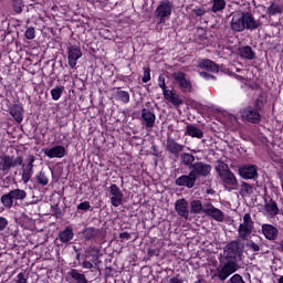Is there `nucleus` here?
I'll use <instances>...</instances> for the list:
<instances>
[{
  "mask_svg": "<svg viewBox=\"0 0 283 283\" xmlns=\"http://www.w3.org/2000/svg\"><path fill=\"white\" fill-rule=\"evenodd\" d=\"M69 275L72 277V280H74V283H90V281H87V277L85 276V274L78 272V270L73 269L69 272Z\"/></svg>",
  "mask_w": 283,
  "mask_h": 283,
  "instance_id": "nucleus-30",
  "label": "nucleus"
},
{
  "mask_svg": "<svg viewBox=\"0 0 283 283\" xmlns=\"http://www.w3.org/2000/svg\"><path fill=\"white\" fill-rule=\"evenodd\" d=\"M190 213H193V214L205 213V207L202 205V201L192 200L190 202Z\"/></svg>",
  "mask_w": 283,
  "mask_h": 283,
  "instance_id": "nucleus-31",
  "label": "nucleus"
},
{
  "mask_svg": "<svg viewBox=\"0 0 283 283\" xmlns=\"http://www.w3.org/2000/svg\"><path fill=\"white\" fill-rule=\"evenodd\" d=\"M198 65L201 70H207V72H220L218 64L211 60H201Z\"/></svg>",
  "mask_w": 283,
  "mask_h": 283,
  "instance_id": "nucleus-26",
  "label": "nucleus"
},
{
  "mask_svg": "<svg viewBox=\"0 0 283 283\" xmlns=\"http://www.w3.org/2000/svg\"><path fill=\"white\" fill-rule=\"evenodd\" d=\"M142 120L146 129H151V127L156 125V114H154V108H143Z\"/></svg>",
  "mask_w": 283,
  "mask_h": 283,
  "instance_id": "nucleus-14",
  "label": "nucleus"
},
{
  "mask_svg": "<svg viewBox=\"0 0 283 283\" xmlns=\"http://www.w3.org/2000/svg\"><path fill=\"white\" fill-rule=\"evenodd\" d=\"M23 165V156L2 155L0 156V171L4 174H10V169Z\"/></svg>",
  "mask_w": 283,
  "mask_h": 283,
  "instance_id": "nucleus-4",
  "label": "nucleus"
},
{
  "mask_svg": "<svg viewBox=\"0 0 283 283\" xmlns=\"http://www.w3.org/2000/svg\"><path fill=\"white\" fill-rule=\"evenodd\" d=\"M36 180H38L39 185H42V187H45L48 185V182H50V180L48 179V176H45V172H43V171H41L36 176Z\"/></svg>",
  "mask_w": 283,
  "mask_h": 283,
  "instance_id": "nucleus-42",
  "label": "nucleus"
},
{
  "mask_svg": "<svg viewBox=\"0 0 283 283\" xmlns=\"http://www.w3.org/2000/svg\"><path fill=\"white\" fill-rule=\"evenodd\" d=\"M165 149L168 151V154H171V156L178 158L180 154L185 151V145L177 143L176 138L168 136L166 139Z\"/></svg>",
  "mask_w": 283,
  "mask_h": 283,
  "instance_id": "nucleus-10",
  "label": "nucleus"
},
{
  "mask_svg": "<svg viewBox=\"0 0 283 283\" xmlns=\"http://www.w3.org/2000/svg\"><path fill=\"white\" fill-rule=\"evenodd\" d=\"M180 160L185 167H188V169L192 168V165L196 163V156L193 154L189 153H181L180 154Z\"/></svg>",
  "mask_w": 283,
  "mask_h": 283,
  "instance_id": "nucleus-28",
  "label": "nucleus"
},
{
  "mask_svg": "<svg viewBox=\"0 0 283 283\" xmlns=\"http://www.w3.org/2000/svg\"><path fill=\"white\" fill-rule=\"evenodd\" d=\"M186 136H191V138H202L205 133L195 125H188L186 128Z\"/></svg>",
  "mask_w": 283,
  "mask_h": 283,
  "instance_id": "nucleus-29",
  "label": "nucleus"
},
{
  "mask_svg": "<svg viewBox=\"0 0 283 283\" xmlns=\"http://www.w3.org/2000/svg\"><path fill=\"white\" fill-rule=\"evenodd\" d=\"M243 222H245V224H250V227H253V219H251V213H245L243 216Z\"/></svg>",
  "mask_w": 283,
  "mask_h": 283,
  "instance_id": "nucleus-51",
  "label": "nucleus"
},
{
  "mask_svg": "<svg viewBox=\"0 0 283 283\" xmlns=\"http://www.w3.org/2000/svg\"><path fill=\"white\" fill-rule=\"evenodd\" d=\"M277 283H283V276L279 279Z\"/></svg>",
  "mask_w": 283,
  "mask_h": 283,
  "instance_id": "nucleus-64",
  "label": "nucleus"
},
{
  "mask_svg": "<svg viewBox=\"0 0 283 283\" xmlns=\"http://www.w3.org/2000/svg\"><path fill=\"white\" fill-rule=\"evenodd\" d=\"M92 206L90 201H84L77 206L78 211H87Z\"/></svg>",
  "mask_w": 283,
  "mask_h": 283,
  "instance_id": "nucleus-49",
  "label": "nucleus"
},
{
  "mask_svg": "<svg viewBox=\"0 0 283 283\" xmlns=\"http://www.w3.org/2000/svg\"><path fill=\"white\" fill-rule=\"evenodd\" d=\"M83 56L81 49L78 46L69 48V65L70 67H76V61Z\"/></svg>",
  "mask_w": 283,
  "mask_h": 283,
  "instance_id": "nucleus-20",
  "label": "nucleus"
},
{
  "mask_svg": "<svg viewBox=\"0 0 283 283\" xmlns=\"http://www.w3.org/2000/svg\"><path fill=\"white\" fill-rule=\"evenodd\" d=\"M239 238L240 240H249V235L253 233V226H250L249 223H240L238 229Z\"/></svg>",
  "mask_w": 283,
  "mask_h": 283,
  "instance_id": "nucleus-22",
  "label": "nucleus"
},
{
  "mask_svg": "<svg viewBox=\"0 0 283 283\" xmlns=\"http://www.w3.org/2000/svg\"><path fill=\"white\" fill-rule=\"evenodd\" d=\"M157 250L149 248L147 251V254L151 258L153 255H156Z\"/></svg>",
  "mask_w": 283,
  "mask_h": 283,
  "instance_id": "nucleus-59",
  "label": "nucleus"
},
{
  "mask_svg": "<svg viewBox=\"0 0 283 283\" xmlns=\"http://www.w3.org/2000/svg\"><path fill=\"white\" fill-rule=\"evenodd\" d=\"M192 12L196 17H205V14H207V9H205V7H199L193 9Z\"/></svg>",
  "mask_w": 283,
  "mask_h": 283,
  "instance_id": "nucleus-47",
  "label": "nucleus"
},
{
  "mask_svg": "<svg viewBox=\"0 0 283 283\" xmlns=\"http://www.w3.org/2000/svg\"><path fill=\"white\" fill-rule=\"evenodd\" d=\"M264 210L266 211L268 216H270V218H275V216L280 214L277 202H275L273 199H270L269 202H265Z\"/></svg>",
  "mask_w": 283,
  "mask_h": 283,
  "instance_id": "nucleus-23",
  "label": "nucleus"
},
{
  "mask_svg": "<svg viewBox=\"0 0 283 283\" xmlns=\"http://www.w3.org/2000/svg\"><path fill=\"white\" fill-rule=\"evenodd\" d=\"M241 118L248 120V123H252L253 125H258L260 120H262V115H260V111L252 106H247L241 111Z\"/></svg>",
  "mask_w": 283,
  "mask_h": 283,
  "instance_id": "nucleus-9",
  "label": "nucleus"
},
{
  "mask_svg": "<svg viewBox=\"0 0 283 283\" xmlns=\"http://www.w3.org/2000/svg\"><path fill=\"white\" fill-rule=\"evenodd\" d=\"M119 238L120 240H129V238H132V234L128 232H122L119 233Z\"/></svg>",
  "mask_w": 283,
  "mask_h": 283,
  "instance_id": "nucleus-55",
  "label": "nucleus"
},
{
  "mask_svg": "<svg viewBox=\"0 0 283 283\" xmlns=\"http://www.w3.org/2000/svg\"><path fill=\"white\" fill-rule=\"evenodd\" d=\"M239 176L244 180H258V166L245 165L239 167Z\"/></svg>",
  "mask_w": 283,
  "mask_h": 283,
  "instance_id": "nucleus-12",
  "label": "nucleus"
},
{
  "mask_svg": "<svg viewBox=\"0 0 283 283\" xmlns=\"http://www.w3.org/2000/svg\"><path fill=\"white\" fill-rule=\"evenodd\" d=\"M239 54L241 59H247L248 61H253L255 59V52L249 45L239 49Z\"/></svg>",
  "mask_w": 283,
  "mask_h": 283,
  "instance_id": "nucleus-27",
  "label": "nucleus"
},
{
  "mask_svg": "<svg viewBox=\"0 0 283 283\" xmlns=\"http://www.w3.org/2000/svg\"><path fill=\"white\" fill-rule=\"evenodd\" d=\"M200 76H202V78H216V76H213L212 74H209L205 71L200 72Z\"/></svg>",
  "mask_w": 283,
  "mask_h": 283,
  "instance_id": "nucleus-57",
  "label": "nucleus"
},
{
  "mask_svg": "<svg viewBox=\"0 0 283 283\" xmlns=\"http://www.w3.org/2000/svg\"><path fill=\"white\" fill-rule=\"evenodd\" d=\"M44 156L49 158H63L65 156V147L63 146H54L52 148H43L42 149Z\"/></svg>",
  "mask_w": 283,
  "mask_h": 283,
  "instance_id": "nucleus-19",
  "label": "nucleus"
},
{
  "mask_svg": "<svg viewBox=\"0 0 283 283\" xmlns=\"http://www.w3.org/2000/svg\"><path fill=\"white\" fill-rule=\"evenodd\" d=\"M160 81H163L161 90L164 92V96H165L166 101H170L171 94H174V93H172V91L167 90V84H165V80L163 77H160Z\"/></svg>",
  "mask_w": 283,
  "mask_h": 283,
  "instance_id": "nucleus-43",
  "label": "nucleus"
},
{
  "mask_svg": "<svg viewBox=\"0 0 283 283\" xmlns=\"http://www.w3.org/2000/svg\"><path fill=\"white\" fill-rule=\"evenodd\" d=\"M175 210L178 216L185 218V220H189V201L187 199H178L175 203Z\"/></svg>",
  "mask_w": 283,
  "mask_h": 283,
  "instance_id": "nucleus-16",
  "label": "nucleus"
},
{
  "mask_svg": "<svg viewBox=\"0 0 283 283\" xmlns=\"http://www.w3.org/2000/svg\"><path fill=\"white\" fill-rule=\"evenodd\" d=\"M63 92H65V86H56L55 88L51 90L53 101H59Z\"/></svg>",
  "mask_w": 283,
  "mask_h": 283,
  "instance_id": "nucleus-40",
  "label": "nucleus"
},
{
  "mask_svg": "<svg viewBox=\"0 0 283 283\" xmlns=\"http://www.w3.org/2000/svg\"><path fill=\"white\" fill-rule=\"evenodd\" d=\"M160 78H164V83H165V76L160 75L159 78H158L159 87L163 88V81Z\"/></svg>",
  "mask_w": 283,
  "mask_h": 283,
  "instance_id": "nucleus-62",
  "label": "nucleus"
},
{
  "mask_svg": "<svg viewBox=\"0 0 283 283\" xmlns=\"http://www.w3.org/2000/svg\"><path fill=\"white\" fill-rule=\"evenodd\" d=\"M143 83H149L151 81V69L147 67L144 70V76L142 77Z\"/></svg>",
  "mask_w": 283,
  "mask_h": 283,
  "instance_id": "nucleus-45",
  "label": "nucleus"
},
{
  "mask_svg": "<svg viewBox=\"0 0 283 283\" xmlns=\"http://www.w3.org/2000/svg\"><path fill=\"white\" fill-rule=\"evenodd\" d=\"M17 283H28V277H25V274L23 272L18 274Z\"/></svg>",
  "mask_w": 283,
  "mask_h": 283,
  "instance_id": "nucleus-52",
  "label": "nucleus"
},
{
  "mask_svg": "<svg viewBox=\"0 0 283 283\" xmlns=\"http://www.w3.org/2000/svg\"><path fill=\"white\" fill-rule=\"evenodd\" d=\"M230 17V29L235 33L244 32V30L253 32L262 25V20H256L251 11H234Z\"/></svg>",
  "mask_w": 283,
  "mask_h": 283,
  "instance_id": "nucleus-1",
  "label": "nucleus"
},
{
  "mask_svg": "<svg viewBox=\"0 0 283 283\" xmlns=\"http://www.w3.org/2000/svg\"><path fill=\"white\" fill-rule=\"evenodd\" d=\"M109 189L111 195L113 196L111 198L113 207H120V205H123V191H120V188H118L116 184H112Z\"/></svg>",
  "mask_w": 283,
  "mask_h": 283,
  "instance_id": "nucleus-18",
  "label": "nucleus"
},
{
  "mask_svg": "<svg viewBox=\"0 0 283 283\" xmlns=\"http://www.w3.org/2000/svg\"><path fill=\"white\" fill-rule=\"evenodd\" d=\"M255 191V187L247 181H242L240 193L242 196H253V192Z\"/></svg>",
  "mask_w": 283,
  "mask_h": 283,
  "instance_id": "nucleus-32",
  "label": "nucleus"
},
{
  "mask_svg": "<svg viewBox=\"0 0 283 283\" xmlns=\"http://www.w3.org/2000/svg\"><path fill=\"white\" fill-rule=\"evenodd\" d=\"M0 200L6 209H12L14 205V199H12V195H10V192L3 195Z\"/></svg>",
  "mask_w": 283,
  "mask_h": 283,
  "instance_id": "nucleus-35",
  "label": "nucleus"
},
{
  "mask_svg": "<svg viewBox=\"0 0 283 283\" xmlns=\"http://www.w3.org/2000/svg\"><path fill=\"white\" fill-rule=\"evenodd\" d=\"M247 247H249L252 251L258 252L260 251V245L253 241H249Z\"/></svg>",
  "mask_w": 283,
  "mask_h": 283,
  "instance_id": "nucleus-50",
  "label": "nucleus"
},
{
  "mask_svg": "<svg viewBox=\"0 0 283 283\" xmlns=\"http://www.w3.org/2000/svg\"><path fill=\"white\" fill-rule=\"evenodd\" d=\"M227 8V2L224 0H212L211 12H222Z\"/></svg>",
  "mask_w": 283,
  "mask_h": 283,
  "instance_id": "nucleus-36",
  "label": "nucleus"
},
{
  "mask_svg": "<svg viewBox=\"0 0 283 283\" xmlns=\"http://www.w3.org/2000/svg\"><path fill=\"white\" fill-rule=\"evenodd\" d=\"M24 35H25V39H29L30 41H31L32 39H34V36H35L34 27L28 28L27 31H25V33H24Z\"/></svg>",
  "mask_w": 283,
  "mask_h": 283,
  "instance_id": "nucleus-46",
  "label": "nucleus"
},
{
  "mask_svg": "<svg viewBox=\"0 0 283 283\" xmlns=\"http://www.w3.org/2000/svg\"><path fill=\"white\" fill-rule=\"evenodd\" d=\"M114 96L118 101H122V103H129V93L126 91H120L117 88V91L114 93Z\"/></svg>",
  "mask_w": 283,
  "mask_h": 283,
  "instance_id": "nucleus-37",
  "label": "nucleus"
},
{
  "mask_svg": "<svg viewBox=\"0 0 283 283\" xmlns=\"http://www.w3.org/2000/svg\"><path fill=\"white\" fill-rule=\"evenodd\" d=\"M174 10V2L171 1H164L157 7L155 11V15L160 19V22L165 21L167 17H171V12Z\"/></svg>",
  "mask_w": 283,
  "mask_h": 283,
  "instance_id": "nucleus-11",
  "label": "nucleus"
},
{
  "mask_svg": "<svg viewBox=\"0 0 283 283\" xmlns=\"http://www.w3.org/2000/svg\"><path fill=\"white\" fill-rule=\"evenodd\" d=\"M59 238L64 244H67L69 242H72V240H74V230L72 229V227H66L63 231L59 233Z\"/></svg>",
  "mask_w": 283,
  "mask_h": 283,
  "instance_id": "nucleus-25",
  "label": "nucleus"
},
{
  "mask_svg": "<svg viewBox=\"0 0 283 283\" xmlns=\"http://www.w3.org/2000/svg\"><path fill=\"white\" fill-rule=\"evenodd\" d=\"M82 266H83V269H94V264H92V262H90V261H84L82 263Z\"/></svg>",
  "mask_w": 283,
  "mask_h": 283,
  "instance_id": "nucleus-56",
  "label": "nucleus"
},
{
  "mask_svg": "<svg viewBox=\"0 0 283 283\" xmlns=\"http://www.w3.org/2000/svg\"><path fill=\"white\" fill-rule=\"evenodd\" d=\"M23 0H12V8L15 14H21L23 12Z\"/></svg>",
  "mask_w": 283,
  "mask_h": 283,
  "instance_id": "nucleus-41",
  "label": "nucleus"
},
{
  "mask_svg": "<svg viewBox=\"0 0 283 283\" xmlns=\"http://www.w3.org/2000/svg\"><path fill=\"white\" fill-rule=\"evenodd\" d=\"M52 213L53 216H55L56 218H59V216H61V209H59V206H53L52 207Z\"/></svg>",
  "mask_w": 283,
  "mask_h": 283,
  "instance_id": "nucleus-54",
  "label": "nucleus"
},
{
  "mask_svg": "<svg viewBox=\"0 0 283 283\" xmlns=\"http://www.w3.org/2000/svg\"><path fill=\"white\" fill-rule=\"evenodd\" d=\"M73 249H74L75 253H77L76 254V260L80 261L81 260V252H78V249H76V247H73Z\"/></svg>",
  "mask_w": 283,
  "mask_h": 283,
  "instance_id": "nucleus-60",
  "label": "nucleus"
},
{
  "mask_svg": "<svg viewBox=\"0 0 283 283\" xmlns=\"http://www.w3.org/2000/svg\"><path fill=\"white\" fill-rule=\"evenodd\" d=\"M230 283H245L244 280L242 279V275L240 274H234L230 277Z\"/></svg>",
  "mask_w": 283,
  "mask_h": 283,
  "instance_id": "nucleus-48",
  "label": "nucleus"
},
{
  "mask_svg": "<svg viewBox=\"0 0 283 283\" xmlns=\"http://www.w3.org/2000/svg\"><path fill=\"white\" fill-rule=\"evenodd\" d=\"M203 213L210 216L213 220H217V222H222V220H224V212L216 207L205 208Z\"/></svg>",
  "mask_w": 283,
  "mask_h": 283,
  "instance_id": "nucleus-21",
  "label": "nucleus"
},
{
  "mask_svg": "<svg viewBox=\"0 0 283 283\" xmlns=\"http://www.w3.org/2000/svg\"><path fill=\"white\" fill-rule=\"evenodd\" d=\"M8 227V219L0 217V231H3Z\"/></svg>",
  "mask_w": 283,
  "mask_h": 283,
  "instance_id": "nucleus-53",
  "label": "nucleus"
},
{
  "mask_svg": "<svg viewBox=\"0 0 283 283\" xmlns=\"http://www.w3.org/2000/svg\"><path fill=\"white\" fill-rule=\"evenodd\" d=\"M172 78L178 83L182 92H191V81L187 80V75L180 71L172 74Z\"/></svg>",
  "mask_w": 283,
  "mask_h": 283,
  "instance_id": "nucleus-15",
  "label": "nucleus"
},
{
  "mask_svg": "<svg viewBox=\"0 0 283 283\" xmlns=\"http://www.w3.org/2000/svg\"><path fill=\"white\" fill-rule=\"evenodd\" d=\"M9 193L13 200H25L28 198L25 190L19 188L9 191Z\"/></svg>",
  "mask_w": 283,
  "mask_h": 283,
  "instance_id": "nucleus-34",
  "label": "nucleus"
},
{
  "mask_svg": "<svg viewBox=\"0 0 283 283\" xmlns=\"http://www.w3.org/2000/svg\"><path fill=\"white\" fill-rule=\"evenodd\" d=\"M85 253H87V255H90V258L93 259V262H96V260H98V258H101V250L96 247H90Z\"/></svg>",
  "mask_w": 283,
  "mask_h": 283,
  "instance_id": "nucleus-39",
  "label": "nucleus"
},
{
  "mask_svg": "<svg viewBox=\"0 0 283 283\" xmlns=\"http://www.w3.org/2000/svg\"><path fill=\"white\" fill-rule=\"evenodd\" d=\"M109 273H112V268H106L105 269V275L107 277V275H109Z\"/></svg>",
  "mask_w": 283,
  "mask_h": 283,
  "instance_id": "nucleus-63",
  "label": "nucleus"
},
{
  "mask_svg": "<svg viewBox=\"0 0 283 283\" xmlns=\"http://www.w3.org/2000/svg\"><path fill=\"white\" fill-rule=\"evenodd\" d=\"M211 169L213 167L210 164L205 161H195L192 168H190V172L198 178H207V176H211Z\"/></svg>",
  "mask_w": 283,
  "mask_h": 283,
  "instance_id": "nucleus-5",
  "label": "nucleus"
},
{
  "mask_svg": "<svg viewBox=\"0 0 283 283\" xmlns=\"http://www.w3.org/2000/svg\"><path fill=\"white\" fill-rule=\"evenodd\" d=\"M197 180V177L190 170L188 175H182L177 178L175 185H177V187H187V189H193Z\"/></svg>",
  "mask_w": 283,
  "mask_h": 283,
  "instance_id": "nucleus-13",
  "label": "nucleus"
},
{
  "mask_svg": "<svg viewBox=\"0 0 283 283\" xmlns=\"http://www.w3.org/2000/svg\"><path fill=\"white\" fill-rule=\"evenodd\" d=\"M211 207H213L211 202H207L203 205V209H211Z\"/></svg>",
  "mask_w": 283,
  "mask_h": 283,
  "instance_id": "nucleus-61",
  "label": "nucleus"
},
{
  "mask_svg": "<svg viewBox=\"0 0 283 283\" xmlns=\"http://www.w3.org/2000/svg\"><path fill=\"white\" fill-rule=\"evenodd\" d=\"M170 96H171V97H170V99H169V103H171V104L175 105V106L182 105L184 102H182V99L178 96V94L172 93Z\"/></svg>",
  "mask_w": 283,
  "mask_h": 283,
  "instance_id": "nucleus-44",
  "label": "nucleus"
},
{
  "mask_svg": "<svg viewBox=\"0 0 283 283\" xmlns=\"http://www.w3.org/2000/svg\"><path fill=\"white\" fill-rule=\"evenodd\" d=\"M182 279H179L178 276H174L169 280V283H182Z\"/></svg>",
  "mask_w": 283,
  "mask_h": 283,
  "instance_id": "nucleus-58",
  "label": "nucleus"
},
{
  "mask_svg": "<svg viewBox=\"0 0 283 283\" xmlns=\"http://www.w3.org/2000/svg\"><path fill=\"white\" fill-rule=\"evenodd\" d=\"M243 253L244 244L240 243V240L231 241L224 247L222 260L238 263L242 261Z\"/></svg>",
  "mask_w": 283,
  "mask_h": 283,
  "instance_id": "nucleus-2",
  "label": "nucleus"
},
{
  "mask_svg": "<svg viewBox=\"0 0 283 283\" xmlns=\"http://www.w3.org/2000/svg\"><path fill=\"white\" fill-rule=\"evenodd\" d=\"M221 264H223V266L218 270V277L221 280V282H224L229 275H233V273H235V271L239 269L235 261H224L221 259Z\"/></svg>",
  "mask_w": 283,
  "mask_h": 283,
  "instance_id": "nucleus-8",
  "label": "nucleus"
},
{
  "mask_svg": "<svg viewBox=\"0 0 283 283\" xmlns=\"http://www.w3.org/2000/svg\"><path fill=\"white\" fill-rule=\"evenodd\" d=\"M261 229L266 240H270L272 242L277 240V235H280V230H277V228H275L273 224L263 223Z\"/></svg>",
  "mask_w": 283,
  "mask_h": 283,
  "instance_id": "nucleus-17",
  "label": "nucleus"
},
{
  "mask_svg": "<svg viewBox=\"0 0 283 283\" xmlns=\"http://www.w3.org/2000/svg\"><path fill=\"white\" fill-rule=\"evenodd\" d=\"M217 163L218 165L216 166V171L223 185H228V187H237L238 179L235 178V175L229 169V165L222 160H218Z\"/></svg>",
  "mask_w": 283,
  "mask_h": 283,
  "instance_id": "nucleus-3",
  "label": "nucleus"
},
{
  "mask_svg": "<svg viewBox=\"0 0 283 283\" xmlns=\"http://www.w3.org/2000/svg\"><path fill=\"white\" fill-rule=\"evenodd\" d=\"M9 114L12 115L15 123H21L23 120V106L21 104H14L10 108Z\"/></svg>",
  "mask_w": 283,
  "mask_h": 283,
  "instance_id": "nucleus-24",
  "label": "nucleus"
},
{
  "mask_svg": "<svg viewBox=\"0 0 283 283\" xmlns=\"http://www.w3.org/2000/svg\"><path fill=\"white\" fill-rule=\"evenodd\" d=\"M34 160H36L34 155H30L25 159L24 164L22 161V165H18V167H22V182H24V185H28V182H30L32 178V174L34 169Z\"/></svg>",
  "mask_w": 283,
  "mask_h": 283,
  "instance_id": "nucleus-7",
  "label": "nucleus"
},
{
  "mask_svg": "<svg viewBox=\"0 0 283 283\" xmlns=\"http://www.w3.org/2000/svg\"><path fill=\"white\" fill-rule=\"evenodd\" d=\"M264 103H266V94L262 91L254 102V109L262 112V109H264Z\"/></svg>",
  "mask_w": 283,
  "mask_h": 283,
  "instance_id": "nucleus-33",
  "label": "nucleus"
},
{
  "mask_svg": "<svg viewBox=\"0 0 283 283\" xmlns=\"http://www.w3.org/2000/svg\"><path fill=\"white\" fill-rule=\"evenodd\" d=\"M82 237L85 242H90V240H94V238L103 241L107 238V231L103 228L96 229L94 227H88L82 231Z\"/></svg>",
  "mask_w": 283,
  "mask_h": 283,
  "instance_id": "nucleus-6",
  "label": "nucleus"
},
{
  "mask_svg": "<svg viewBox=\"0 0 283 283\" xmlns=\"http://www.w3.org/2000/svg\"><path fill=\"white\" fill-rule=\"evenodd\" d=\"M282 12H283L282 7H280V4H276L274 2L266 10V13L270 14V17H275V14H282Z\"/></svg>",
  "mask_w": 283,
  "mask_h": 283,
  "instance_id": "nucleus-38",
  "label": "nucleus"
}]
</instances>
